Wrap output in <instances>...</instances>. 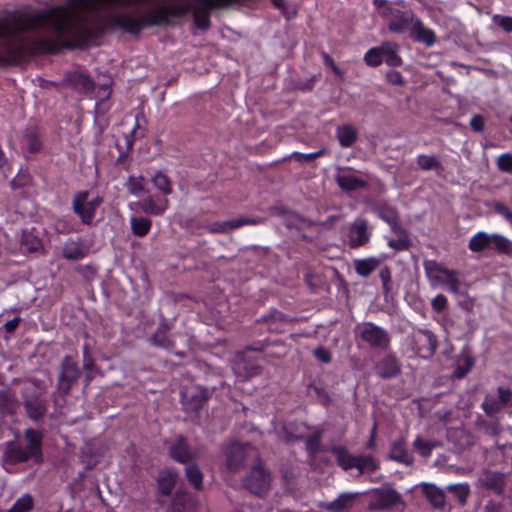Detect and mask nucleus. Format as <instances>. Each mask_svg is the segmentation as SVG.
Listing matches in <instances>:
<instances>
[{"instance_id": "nucleus-1", "label": "nucleus", "mask_w": 512, "mask_h": 512, "mask_svg": "<svg viewBox=\"0 0 512 512\" xmlns=\"http://www.w3.org/2000/svg\"><path fill=\"white\" fill-rule=\"evenodd\" d=\"M147 0H70L29 19L10 16L0 19V61L14 60L26 53L55 52L62 46L85 43L106 27L137 32L145 26L166 23L190 10L181 0L158 6L141 17L114 14L104 21L101 12L115 6H130Z\"/></svg>"}, {"instance_id": "nucleus-2", "label": "nucleus", "mask_w": 512, "mask_h": 512, "mask_svg": "<svg viewBox=\"0 0 512 512\" xmlns=\"http://www.w3.org/2000/svg\"><path fill=\"white\" fill-rule=\"evenodd\" d=\"M151 183L161 196H148L141 202V209L150 215H162L169 208L170 202L167 196L173 192L171 179L162 171H157L151 176Z\"/></svg>"}, {"instance_id": "nucleus-3", "label": "nucleus", "mask_w": 512, "mask_h": 512, "mask_svg": "<svg viewBox=\"0 0 512 512\" xmlns=\"http://www.w3.org/2000/svg\"><path fill=\"white\" fill-rule=\"evenodd\" d=\"M425 272L432 287L445 286L450 292L456 293L460 289L461 282L456 271L429 261L425 263Z\"/></svg>"}, {"instance_id": "nucleus-4", "label": "nucleus", "mask_w": 512, "mask_h": 512, "mask_svg": "<svg viewBox=\"0 0 512 512\" xmlns=\"http://www.w3.org/2000/svg\"><path fill=\"white\" fill-rule=\"evenodd\" d=\"M25 436L28 441V445L25 450L12 444L7 446L3 456V462L5 465L24 462L31 457L39 455L41 443L40 435L33 430H27Z\"/></svg>"}, {"instance_id": "nucleus-5", "label": "nucleus", "mask_w": 512, "mask_h": 512, "mask_svg": "<svg viewBox=\"0 0 512 512\" xmlns=\"http://www.w3.org/2000/svg\"><path fill=\"white\" fill-rule=\"evenodd\" d=\"M511 244V241L501 234H488L484 231H480L470 238L468 247L473 252H481L487 248H494L498 251L505 252L508 251Z\"/></svg>"}, {"instance_id": "nucleus-6", "label": "nucleus", "mask_w": 512, "mask_h": 512, "mask_svg": "<svg viewBox=\"0 0 512 512\" xmlns=\"http://www.w3.org/2000/svg\"><path fill=\"white\" fill-rule=\"evenodd\" d=\"M103 199L95 196L89 199L87 192H79L73 199V210L85 224L92 223L96 209L102 204Z\"/></svg>"}, {"instance_id": "nucleus-7", "label": "nucleus", "mask_w": 512, "mask_h": 512, "mask_svg": "<svg viewBox=\"0 0 512 512\" xmlns=\"http://www.w3.org/2000/svg\"><path fill=\"white\" fill-rule=\"evenodd\" d=\"M359 334L363 341L374 347H385L389 342L386 331L372 323L363 324Z\"/></svg>"}, {"instance_id": "nucleus-8", "label": "nucleus", "mask_w": 512, "mask_h": 512, "mask_svg": "<svg viewBox=\"0 0 512 512\" xmlns=\"http://www.w3.org/2000/svg\"><path fill=\"white\" fill-rule=\"evenodd\" d=\"M208 399L207 391L200 386L186 387L182 392V402L189 411H197Z\"/></svg>"}, {"instance_id": "nucleus-9", "label": "nucleus", "mask_w": 512, "mask_h": 512, "mask_svg": "<svg viewBox=\"0 0 512 512\" xmlns=\"http://www.w3.org/2000/svg\"><path fill=\"white\" fill-rule=\"evenodd\" d=\"M269 484V474L260 466L254 468L246 480L247 488L252 493L259 495L268 490Z\"/></svg>"}, {"instance_id": "nucleus-10", "label": "nucleus", "mask_w": 512, "mask_h": 512, "mask_svg": "<svg viewBox=\"0 0 512 512\" xmlns=\"http://www.w3.org/2000/svg\"><path fill=\"white\" fill-rule=\"evenodd\" d=\"M414 341L416 345V352L422 357H429L436 351L437 341L430 331H419L414 335Z\"/></svg>"}, {"instance_id": "nucleus-11", "label": "nucleus", "mask_w": 512, "mask_h": 512, "mask_svg": "<svg viewBox=\"0 0 512 512\" xmlns=\"http://www.w3.org/2000/svg\"><path fill=\"white\" fill-rule=\"evenodd\" d=\"M349 243L352 247H359L366 244L370 239V232L366 221L356 220L349 231Z\"/></svg>"}, {"instance_id": "nucleus-12", "label": "nucleus", "mask_w": 512, "mask_h": 512, "mask_svg": "<svg viewBox=\"0 0 512 512\" xmlns=\"http://www.w3.org/2000/svg\"><path fill=\"white\" fill-rule=\"evenodd\" d=\"M336 181L342 190L347 191L357 190L365 186L364 180L348 169L339 171Z\"/></svg>"}, {"instance_id": "nucleus-13", "label": "nucleus", "mask_w": 512, "mask_h": 512, "mask_svg": "<svg viewBox=\"0 0 512 512\" xmlns=\"http://www.w3.org/2000/svg\"><path fill=\"white\" fill-rule=\"evenodd\" d=\"M359 493H343L331 503L322 504L321 507L329 512H345L352 507Z\"/></svg>"}, {"instance_id": "nucleus-14", "label": "nucleus", "mask_w": 512, "mask_h": 512, "mask_svg": "<svg viewBox=\"0 0 512 512\" xmlns=\"http://www.w3.org/2000/svg\"><path fill=\"white\" fill-rule=\"evenodd\" d=\"M411 34L415 40L423 42L427 46H432L436 40L434 32L425 27L419 20L412 23Z\"/></svg>"}, {"instance_id": "nucleus-15", "label": "nucleus", "mask_w": 512, "mask_h": 512, "mask_svg": "<svg viewBox=\"0 0 512 512\" xmlns=\"http://www.w3.org/2000/svg\"><path fill=\"white\" fill-rule=\"evenodd\" d=\"M177 480V474L171 469H164L158 476V490L162 495L171 494Z\"/></svg>"}, {"instance_id": "nucleus-16", "label": "nucleus", "mask_w": 512, "mask_h": 512, "mask_svg": "<svg viewBox=\"0 0 512 512\" xmlns=\"http://www.w3.org/2000/svg\"><path fill=\"white\" fill-rule=\"evenodd\" d=\"M373 498L377 501L378 508H385L397 503L399 495L391 488H383L373 491Z\"/></svg>"}, {"instance_id": "nucleus-17", "label": "nucleus", "mask_w": 512, "mask_h": 512, "mask_svg": "<svg viewBox=\"0 0 512 512\" xmlns=\"http://www.w3.org/2000/svg\"><path fill=\"white\" fill-rule=\"evenodd\" d=\"M125 187L128 192L135 197H140L148 191L147 181L142 175L129 176L125 183Z\"/></svg>"}, {"instance_id": "nucleus-18", "label": "nucleus", "mask_w": 512, "mask_h": 512, "mask_svg": "<svg viewBox=\"0 0 512 512\" xmlns=\"http://www.w3.org/2000/svg\"><path fill=\"white\" fill-rule=\"evenodd\" d=\"M247 453V448L241 444H232L226 451L227 465L230 469L234 470L243 461Z\"/></svg>"}, {"instance_id": "nucleus-19", "label": "nucleus", "mask_w": 512, "mask_h": 512, "mask_svg": "<svg viewBox=\"0 0 512 512\" xmlns=\"http://www.w3.org/2000/svg\"><path fill=\"white\" fill-rule=\"evenodd\" d=\"M379 264V259L375 257L359 259L354 261V267L356 272L363 277H366L371 272H373L378 267Z\"/></svg>"}, {"instance_id": "nucleus-20", "label": "nucleus", "mask_w": 512, "mask_h": 512, "mask_svg": "<svg viewBox=\"0 0 512 512\" xmlns=\"http://www.w3.org/2000/svg\"><path fill=\"white\" fill-rule=\"evenodd\" d=\"M68 80L74 88L82 92H88L93 88L90 78L82 72H73Z\"/></svg>"}, {"instance_id": "nucleus-21", "label": "nucleus", "mask_w": 512, "mask_h": 512, "mask_svg": "<svg viewBox=\"0 0 512 512\" xmlns=\"http://www.w3.org/2000/svg\"><path fill=\"white\" fill-rule=\"evenodd\" d=\"M255 220L251 219H237V220H230L225 221L221 223H216L212 227L213 232H219V233H228L231 232L234 229H237L245 224H255Z\"/></svg>"}, {"instance_id": "nucleus-22", "label": "nucleus", "mask_w": 512, "mask_h": 512, "mask_svg": "<svg viewBox=\"0 0 512 512\" xmlns=\"http://www.w3.org/2000/svg\"><path fill=\"white\" fill-rule=\"evenodd\" d=\"M130 223L133 234L139 237L147 235L152 226L151 220L145 217H132Z\"/></svg>"}, {"instance_id": "nucleus-23", "label": "nucleus", "mask_w": 512, "mask_h": 512, "mask_svg": "<svg viewBox=\"0 0 512 512\" xmlns=\"http://www.w3.org/2000/svg\"><path fill=\"white\" fill-rule=\"evenodd\" d=\"M63 256L68 260H78L85 256V249L79 242L68 241L63 247Z\"/></svg>"}, {"instance_id": "nucleus-24", "label": "nucleus", "mask_w": 512, "mask_h": 512, "mask_svg": "<svg viewBox=\"0 0 512 512\" xmlns=\"http://www.w3.org/2000/svg\"><path fill=\"white\" fill-rule=\"evenodd\" d=\"M383 59L389 66H400L402 64L401 58L397 55V45L391 42L383 44Z\"/></svg>"}, {"instance_id": "nucleus-25", "label": "nucleus", "mask_w": 512, "mask_h": 512, "mask_svg": "<svg viewBox=\"0 0 512 512\" xmlns=\"http://www.w3.org/2000/svg\"><path fill=\"white\" fill-rule=\"evenodd\" d=\"M391 457L399 462L411 463V457L406 450L405 443L402 439L396 441L391 449Z\"/></svg>"}, {"instance_id": "nucleus-26", "label": "nucleus", "mask_w": 512, "mask_h": 512, "mask_svg": "<svg viewBox=\"0 0 512 512\" xmlns=\"http://www.w3.org/2000/svg\"><path fill=\"white\" fill-rule=\"evenodd\" d=\"M337 137L341 146L349 147L356 139V132L350 126H342L337 129Z\"/></svg>"}, {"instance_id": "nucleus-27", "label": "nucleus", "mask_w": 512, "mask_h": 512, "mask_svg": "<svg viewBox=\"0 0 512 512\" xmlns=\"http://www.w3.org/2000/svg\"><path fill=\"white\" fill-rule=\"evenodd\" d=\"M380 217L390 225L391 229L394 232L399 233L400 235L403 234L404 231L402 230V228L400 227V225L397 222V213L394 209H392V208L381 209Z\"/></svg>"}, {"instance_id": "nucleus-28", "label": "nucleus", "mask_w": 512, "mask_h": 512, "mask_svg": "<svg viewBox=\"0 0 512 512\" xmlns=\"http://www.w3.org/2000/svg\"><path fill=\"white\" fill-rule=\"evenodd\" d=\"M333 452L336 455V459L339 465L343 469L347 470L356 466L357 457H352L350 454L347 453L345 449L336 448L333 450Z\"/></svg>"}, {"instance_id": "nucleus-29", "label": "nucleus", "mask_w": 512, "mask_h": 512, "mask_svg": "<svg viewBox=\"0 0 512 512\" xmlns=\"http://www.w3.org/2000/svg\"><path fill=\"white\" fill-rule=\"evenodd\" d=\"M383 60V44L380 47L369 49L365 56L364 61L367 65L375 67L382 63Z\"/></svg>"}, {"instance_id": "nucleus-30", "label": "nucleus", "mask_w": 512, "mask_h": 512, "mask_svg": "<svg viewBox=\"0 0 512 512\" xmlns=\"http://www.w3.org/2000/svg\"><path fill=\"white\" fill-rule=\"evenodd\" d=\"M425 493L433 506L442 507L444 505V494L437 487L428 485L425 487Z\"/></svg>"}, {"instance_id": "nucleus-31", "label": "nucleus", "mask_w": 512, "mask_h": 512, "mask_svg": "<svg viewBox=\"0 0 512 512\" xmlns=\"http://www.w3.org/2000/svg\"><path fill=\"white\" fill-rule=\"evenodd\" d=\"M171 456L179 461V462H186L190 458V454L187 449V445L184 441L180 440L178 441L172 448H171Z\"/></svg>"}, {"instance_id": "nucleus-32", "label": "nucleus", "mask_w": 512, "mask_h": 512, "mask_svg": "<svg viewBox=\"0 0 512 512\" xmlns=\"http://www.w3.org/2000/svg\"><path fill=\"white\" fill-rule=\"evenodd\" d=\"M186 476L189 482L196 488H202L203 475L199 468L195 465H188L186 467Z\"/></svg>"}, {"instance_id": "nucleus-33", "label": "nucleus", "mask_w": 512, "mask_h": 512, "mask_svg": "<svg viewBox=\"0 0 512 512\" xmlns=\"http://www.w3.org/2000/svg\"><path fill=\"white\" fill-rule=\"evenodd\" d=\"M33 507V499L30 495L21 496L8 512H29Z\"/></svg>"}, {"instance_id": "nucleus-34", "label": "nucleus", "mask_w": 512, "mask_h": 512, "mask_svg": "<svg viewBox=\"0 0 512 512\" xmlns=\"http://www.w3.org/2000/svg\"><path fill=\"white\" fill-rule=\"evenodd\" d=\"M360 473L371 472L377 469V463L371 457H357L355 466Z\"/></svg>"}, {"instance_id": "nucleus-35", "label": "nucleus", "mask_w": 512, "mask_h": 512, "mask_svg": "<svg viewBox=\"0 0 512 512\" xmlns=\"http://www.w3.org/2000/svg\"><path fill=\"white\" fill-rule=\"evenodd\" d=\"M413 445L420 455L425 458L430 456L432 449L435 447L433 442L423 441L420 437L415 439Z\"/></svg>"}, {"instance_id": "nucleus-36", "label": "nucleus", "mask_w": 512, "mask_h": 512, "mask_svg": "<svg viewBox=\"0 0 512 512\" xmlns=\"http://www.w3.org/2000/svg\"><path fill=\"white\" fill-rule=\"evenodd\" d=\"M417 164L422 170H431L439 166L438 160L432 155H419L417 157Z\"/></svg>"}, {"instance_id": "nucleus-37", "label": "nucleus", "mask_w": 512, "mask_h": 512, "mask_svg": "<svg viewBox=\"0 0 512 512\" xmlns=\"http://www.w3.org/2000/svg\"><path fill=\"white\" fill-rule=\"evenodd\" d=\"M448 489L455 494V496L458 498V500L461 503H464L468 494H469V488L465 484H454L450 485Z\"/></svg>"}, {"instance_id": "nucleus-38", "label": "nucleus", "mask_w": 512, "mask_h": 512, "mask_svg": "<svg viewBox=\"0 0 512 512\" xmlns=\"http://www.w3.org/2000/svg\"><path fill=\"white\" fill-rule=\"evenodd\" d=\"M498 168L505 172L512 171V155L509 153H504L498 157L497 160Z\"/></svg>"}, {"instance_id": "nucleus-39", "label": "nucleus", "mask_w": 512, "mask_h": 512, "mask_svg": "<svg viewBox=\"0 0 512 512\" xmlns=\"http://www.w3.org/2000/svg\"><path fill=\"white\" fill-rule=\"evenodd\" d=\"M409 16H403L398 22L391 21L389 23V29L393 32H403L408 26Z\"/></svg>"}, {"instance_id": "nucleus-40", "label": "nucleus", "mask_w": 512, "mask_h": 512, "mask_svg": "<svg viewBox=\"0 0 512 512\" xmlns=\"http://www.w3.org/2000/svg\"><path fill=\"white\" fill-rule=\"evenodd\" d=\"M495 22L506 32L512 31V17L510 16H495Z\"/></svg>"}, {"instance_id": "nucleus-41", "label": "nucleus", "mask_w": 512, "mask_h": 512, "mask_svg": "<svg viewBox=\"0 0 512 512\" xmlns=\"http://www.w3.org/2000/svg\"><path fill=\"white\" fill-rule=\"evenodd\" d=\"M431 305H432L434 310H436L438 312L442 311L447 306V299H446V297L444 295L438 294L437 296H435L432 299Z\"/></svg>"}, {"instance_id": "nucleus-42", "label": "nucleus", "mask_w": 512, "mask_h": 512, "mask_svg": "<svg viewBox=\"0 0 512 512\" xmlns=\"http://www.w3.org/2000/svg\"><path fill=\"white\" fill-rule=\"evenodd\" d=\"M493 209L496 213L503 216L507 221H509L510 217L512 216V211L506 205L500 202L494 203Z\"/></svg>"}, {"instance_id": "nucleus-43", "label": "nucleus", "mask_w": 512, "mask_h": 512, "mask_svg": "<svg viewBox=\"0 0 512 512\" xmlns=\"http://www.w3.org/2000/svg\"><path fill=\"white\" fill-rule=\"evenodd\" d=\"M498 395L502 405L512 404V392L509 389L500 387L498 389Z\"/></svg>"}, {"instance_id": "nucleus-44", "label": "nucleus", "mask_w": 512, "mask_h": 512, "mask_svg": "<svg viewBox=\"0 0 512 512\" xmlns=\"http://www.w3.org/2000/svg\"><path fill=\"white\" fill-rule=\"evenodd\" d=\"M482 405L488 415H493L499 410L498 404L491 398H486Z\"/></svg>"}, {"instance_id": "nucleus-45", "label": "nucleus", "mask_w": 512, "mask_h": 512, "mask_svg": "<svg viewBox=\"0 0 512 512\" xmlns=\"http://www.w3.org/2000/svg\"><path fill=\"white\" fill-rule=\"evenodd\" d=\"M470 125L474 131L481 132L484 128V120L481 116L475 115L472 117Z\"/></svg>"}, {"instance_id": "nucleus-46", "label": "nucleus", "mask_w": 512, "mask_h": 512, "mask_svg": "<svg viewBox=\"0 0 512 512\" xmlns=\"http://www.w3.org/2000/svg\"><path fill=\"white\" fill-rule=\"evenodd\" d=\"M387 79L393 85H401L403 83V78L398 71L388 72Z\"/></svg>"}, {"instance_id": "nucleus-47", "label": "nucleus", "mask_w": 512, "mask_h": 512, "mask_svg": "<svg viewBox=\"0 0 512 512\" xmlns=\"http://www.w3.org/2000/svg\"><path fill=\"white\" fill-rule=\"evenodd\" d=\"M388 245L393 249L402 250L407 247V241L405 238H400L398 240H389Z\"/></svg>"}, {"instance_id": "nucleus-48", "label": "nucleus", "mask_w": 512, "mask_h": 512, "mask_svg": "<svg viewBox=\"0 0 512 512\" xmlns=\"http://www.w3.org/2000/svg\"><path fill=\"white\" fill-rule=\"evenodd\" d=\"M23 244L26 246L28 251H36L40 248V241L35 238V239H33V241H30V244H29L28 236H24Z\"/></svg>"}, {"instance_id": "nucleus-49", "label": "nucleus", "mask_w": 512, "mask_h": 512, "mask_svg": "<svg viewBox=\"0 0 512 512\" xmlns=\"http://www.w3.org/2000/svg\"><path fill=\"white\" fill-rule=\"evenodd\" d=\"M28 412L33 419H38L43 415L44 409L42 406H38L35 409H32V406L28 405Z\"/></svg>"}, {"instance_id": "nucleus-50", "label": "nucleus", "mask_w": 512, "mask_h": 512, "mask_svg": "<svg viewBox=\"0 0 512 512\" xmlns=\"http://www.w3.org/2000/svg\"><path fill=\"white\" fill-rule=\"evenodd\" d=\"M374 3L384 16H388L390 8L387 7L386 0H374Z\"/></svg>"}, {"instance_id": "nucleus-51", "label": "nucleus", "mask_w": 512, "mask_h": 512, "mask_svg": "<svg viewBox=\"0 0 512 512\" xmlns=\"http://www.w3.org/2000/svg\"><path fill=\"white\" fill-rule=\"evenodd\" d=\"M20 321V318H14L5 324V328L8 332H12L16 329Z\"/></svg>"}, {"instance_id": "nucleus-52", "label": "nucleus", "mask_w": 512, "mask_h": 512, "mask_svg": "<svg viewBox=\"0 0 512 512\" xmlns=\"http://www.w3.org/2000/svg\"><path fill=\"white\" fill-rule=\"evenodd\" d=\"M315 355L323 362L327 363L330 361V358L327 354V352L323 349H317L315 351Z\"/></svg>"}, {"instance_id": "nucleus-53", "label": "nucleus", "mask_w": 512, "mask_h": 512, "mask_svg": "<svg viewBox=\"0 0 512 512\" xmlns=\"http://www.w3.org/2000/svg\"><path fill=\"white\" fill-rule=\"evenodd\" d=\"M292 156L299 162L303 163V162H306V161H311L310 160V157H308V154H303V153H299V152H294L292 154Z\"/></svg>"}, {"instance_id": "nucleus-54", "label": "nucleus", "mask_w": 512, "mask_h": 512, "mask_svg": "<svg viewBox=\"0 0 512 512\" xmlns=\"http://www.w3.org/2000/svg\"><path fill=\"white\" fill-rule=\"evenodd\" d=\"M324 153H325V150L321 149V150L313 152V153H308V157H310V160H314L317 157L322 156Z\"/></svg>"}, {"instance_id": "nucleus-55", "label": "nucleus", "mask_w": 512, "mask_h": 512, "mask_svg": "<svg viewBox=\"0 0 512 512\" xmlns=\"http://www.w3.org/2000/svg\"><path fill=\"white\" fill-rule=\"evenodd\" d=\"M465 363L467 365V369L465 372L459 374L458 376L459 377H462L468 370L471 369V367L473 366V360L470 358V357H465Z\"/></svg>"}, {"instance_id": "nucleus-56", "label": "nucleus", "mask_w": 512, "mask_h": 512, "mask_svg": "<svg viewBox=\"0 0 512 512\" xmlns=\"http://www.w3.org/2000/svg\"><path fill=\"white\" fill-rule=\"evenodd\" d=\"M100 91H102L103 98H106L110 95V89L108 86L104 85L103 87L100 88Z\"/></svg>"}, {"instance_id": "nucleus-57", "label": "nucleus", "mask_w": 512, "mask_h": 512, "mask_svg": "<svg viewBox=\"0 0 512 512\" xmlns=\"http://www.w3.org/2000/svg\"><path fill=\"white\" fill-rule=\"evenodd\" d=\"M331 68L334 71V73H336L337 75H339V76L343 75L342 72L340 71V69L335 65L334 62H331Z\"/></svg>"}, {"instance_id": "nucleus-58", "label": "nucleus", "mask_w": 512, "mask_h": 512, "mask_svg": "<svg viewBox=\"0 0 512 512\" xmlns=\"http://www.w3.org/2000/svg\"><path fill=\"white\" fill-rule=\"evenodd\" d=\"M158 336H155L153 338V342L156 344V345H159V346H163V347H167L166 343L164 341H161V340H158L157 339Z\"/></svg>"}, {"instance_id": "nucleus-59", "label": "nucleus", "mask_w": 512, "mask_h": 512, "mask_svg": "<svg viewBox=\"0 0 512 512\" xmlns=\"http://www.w3.org/2000/svg\"><path fill=\"white\" fill-rule=\"evenodd\" d=\"M397 371H398V368L395 366V367H394V369H393V372H392V373H390V374H382V375H383L384 377H388V376H390V375H392V374L397 373Z\"/></svg>"}, {"instance_id": "nucleus-60", "label": "nucleus", "mask_w": 512, "mask_h": 512, "mask_svg": "<svg viewBox=\"0 0 512 512\" xmlns=\"http://www.w3.org/2000/svg\"><path fill=\"white\" fill-rule=\"evenodd\" d=\"M325 61L330 66H331V62H333V60L329 56H327V55L325 56Z\"/></svg>"}, {"instance_id": "nucleus-61", "label": "nucleus", "mask_w": 512, "mask_h": 512, "mask_svg": "<svg viewBox=\"0 0 512 512\" xmlns=\"http://www.w3.org/2000/svg\"><path fill=\"white\" fill-rule=\"evenodd\" d=\"M206 24H207V19H205L204 22L200 23L199 26L202 28H205Z\"/></svg>"}, {"instance_id": "nucleus-62", "label": "nucleus", "mask_w": 512, "mask_h": 512, "mask_svg": "<svg viewBox=\"0 0 512 512\" xmlns=\"http://www.w3.org/2000/svg\"><path fill=\"white\" fill-rule=\"evenodd\" d=\"M511 122H512V115H511Z\"/></svg>"}]
</instances>
